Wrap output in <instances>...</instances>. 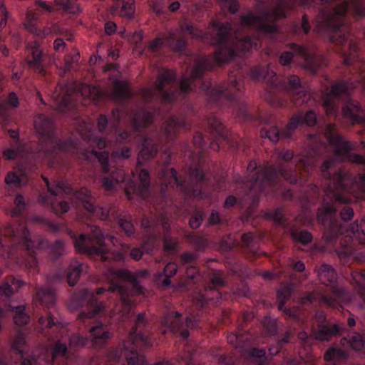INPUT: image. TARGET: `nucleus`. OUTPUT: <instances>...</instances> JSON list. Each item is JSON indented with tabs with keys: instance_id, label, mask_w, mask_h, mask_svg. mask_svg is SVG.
I'll return each mask as SVG.
<instances>
[{
	"instance_id": "obj_1",
	"label": "nucleus",
	"mask_w": 365,
	"mask_h": 365,
	"mask_svg": "<svg viewBox=\"0 0 365 365\" xmlns=\"http://www.w3.org/2000/svg\"><path fill=\"white\" fill-rule=\"evenodd\" d=\"M349 177L338 170L333 174L332 185H329L325 190V195L321 207L318 208L317 219L324 226L322 238L326 244L335 242L339 237L347 232L346 227L334 217L336 215V202L346 203L347 200L339 192L347 187Z\"/></svg>"
},
{
	"instance_id": "obj_2",
	"label": "nucleus",
	"mask_w": 365,
	"mask_h": 365,
	"mask_svg": "<svg viewBox=\"0 0 365 365\" xmlns=\"http://www.w3.org/2000/svg\"><path fill=\"white\" fill-rule=\"evenodd\" d=\"M299 164H302L304 168L310 165L307 160L305 158H299L289 166L279 165L277 168L268 166L260 170L256 175H253L250 180L252 183L250 189L260 192L263 191V185L259 182V174L262 177V180L263 183L273 185L277 182L278 175H280L287 182L290 184H295L298 181L299 173H301Z\"/></svg>"
},
{
	"instance_id": "obj_3",
	"label": "nucleus",
	"mask_w": 365,
	"mask_h": 365,
	"mask_svg": "<svg viewBox=\"0 0 365 365\" xmlns=\"http://www.w3.org/2000/svg\"><path fill=\"white\" fill-rule=\"evenodd\" d=\"M346 11V2L338 5L332 11L324 9L320 10L319 22L324 29L331 31L329 40L333 43H343L346 40L344 22Z\"/></svg>"
},
{
	"instance_id": "obj_4",
	"label": "nucleus",
	"mask_w": 365,
	"mask_h": 365,
	"mask_svg": "<svg viewBox=\"0 0 365 365\" xmlns=\"http://www.w3.org/2000/svg\"><path fill=\"white\" fill-rule=\"evenodd\" d=\"M210 86L211 83L209 81H205L202 82L200 88L207 92V95L211 100L215 101L225 98L232 101L235 91H240L242 84L237 80L235 75L230 74L225 86H216L213 88H210Z\"/></svg>"
},
{
	"instance_id": "obj_5",
	"label": "nucleus",
	"mask_w": 365,
	"mask_h": 365,
	"mask_svg": "<svg viewBox=\"0 0 365 365\" xmlns=\"http://www.w3.org/2000/svg\"><path fill=\"white\" fill-rule=\"evenodd\" d=\"M139 185L133 180H130L124 188L125 192L130 199L131 193L135 194L142 199L148 197V192L150 187V174L148 170L142 168L138 176Z\"/></svg>"
},
{
	"instance_id": "obj_6",
	"label": "nucleus",
	"mask_w": 365,
	"mask_h": 365,
	"mask_svg": "<svg viewBox=\"0 0 365 365\" xmlns=\"http://www.w3.org/2000/svg\"><path fill=\"white\" fill-rule=\"evenodd\" d=\"M325 136L330 145L334 148V153L337 155H348L350 150L353 149L351 143L338 134L333 124H329L326 127Z\"/></svg>"
},
{
	"instance_id": "obj_7",
	"label": "nucleus",
	"mask_w": 365,
	"mask_h": 365,
	"mask_svg": "<svg viewBox=\"0 0 365 365\" xmlns=\"http://www.w3.org/2000/svg\"><path fill=\"white\" fill-rule=\"evenodd\" d=\"M43 51V49L40 47L38 42L34 41L29 43L27 47L28 56L26 58V63L30 69L44 76L46 71H44Z\"/></svg>"
},
{
	"instance_id": "obj_8",
	"label": "nucleus",
	"mask_w": 365,
	"mask_h": 365,
	"mask_svg": "<svg viewBox=\"0 0 365 365\" xmlns=\"http://www.w3.org/2000/svg\"><path fill=\"white\" fill-rule=\"evenodd\" d=\"M175 73L170 70H162L156 80V90L160 93L162 101L166 103H172L176 101V95L165 91L167 85L170 84L175 81Z\"/></svg>"
},
{
	"instance_id": "obj_9",
	"label": "nucleus",
	"mask_w": 365,
	"mask_h": 365,
	"mask_svg": "<svg viewBox=\"0 0 365 365\" xmlns=\"http://www.w3.org/2000/svg\"><path fill=\"white\" fill-rule=\"evenodd\" d=\"M362 113L359 103L351 99L346 101L342 108L343 117L349 120L351 124L364 122V118L361 115Z\"/></svg>"
},
{
	"instance_id": "obj_10",
	"label": "nucleus",
	"mask_w": 365,
	"mask_h": 365,
	"mask_svg": "<svg viewBox=\"0 0 365 365\" xmlns=\"http://www.w3.org/2000/svg\"><path fill=\"white\" fill-rule=\"evenodd\" d=\"M68 89L73 90L76 94H80L85 100L90 98L94 102H98L103 96V91L98 88L87 84H68Z\"/></svg>"
},
{
	"instance_id": "obj_11",
	"label": "nucleus",
	"mask_w": 365,
	"mask_h": 365,
	"mask_svg": "<svg viewBox=\"0 0 365 365\" xmlns=\"http://www.w3.org/2000/svg\"><path fill=\"white\" fill-rule=\"evenodd\" d=\"M341 327L337 324H319L317 330H313L310 338L317 341H329L332 336L339 334Z\"/></svg>"
},
{
	"instance_id": "obj_12",
	"label": "nucleus",
	"mask_w": 365,
	"mask_h": 365,
	"mask_svg": "<svg viewBox=\"0 0 365 365\" xmlns=\"http://www.w3.org/2000/svg\"><path fill=\"white\" fill-rule=\"evenodd\" d=\"M158 151V145L151 138L145 137L142 143L137 159V165H143L145 161L154 158Z\"/></svg>"
},
{
	"instance_id": "obj_13",
	"label": "nucleus",
	"mask_w": 365,
	"mask_h": 365,
	"mask_svg": "<svg viewBox=\"0 0 365 365\" xmlns=\"http://www.w3.org/2000/svg\"><path fill=\"white\" fill-rule=\"evenodd\" d=\"M86 238L87 235L81 234L78 238L75 239L74 245L77 252L87 254L89 256L103 255L108 252V250L104 247H96L95 246H85L84 244L86 241Z\"/></svg>"
},
{
	"instance_id": "obj_14",
	"label": "nucleus",
	"mask_w": 365,
	"mask_h": 365,
	"mask_svg": "<svg viewBox=\"0 0 365 365\" xmlns=\"http://www.w3.org/2000/svg\"><path fill=\"white\" fill-rule=\"evenodd\" d=\"M138 343H130V339L123 344L124 356L126 358L128 365H146L147 361L143 355H139L133 348V345Z\"/></svg>"
},
{
	"instance_id": "obj_15",
	"label": "nucleus",
	"mask_w": 365,
	"mask_h": 365,
	"mask_svg": "<svg viewBox=\"0 0 365 365\" xmlns=\"http://www.w3.org/2000/svg\"><path fill=\"white\" fill-rule=\"evenodd\" d=\"M146 324V319L145 313H139L137 316V319L135 323V326L132 328L129 334L130 343H139L140 341L145 346H150L148 339L141 333H136L138 326H145Z\"/></svg>"
},
{
	"instance_id": "obj_16",
	"label": "nucleus",
	"mask_w": 365,
	"mask_h": 365,
	"mask_svg": "<svg viewBox=\"0 0 365 365\" xmlns=\"http://www.w3.org/2000/svg\"><path fill=\"white\" fill-rule=\"evenodd\" d=\"M291 48L295 53L304 56L306 62L303 65V67L311 73L314 74L315 71L321 67V63L316 59V58L306 53L304 47L292 43L291 45Z\"/></svg>"
},
{
	"instance_id": "obj_17",
	"label": "nucleus",
	"mask_w": 365,
	"mask_h": 365,
	"mask_svg": "<svg viewBox=\"0 0 365 365\" xmlns=\"http://www.w3.org/2000/svg\"><path fill=\"white\" fill-rule=\"evenodd\" d=\"M47 148L48 145L51 147V152H56V150H65L67 147V143L61 141L57 137L53 134V131L55 130V125L53 121L47 118ZM48 150H47V153Z\"/></svg>"
},
{
	"instance_id": "obj_18",
	"label": "nucleus",
	"mask_w": 365,
	"mask_h": 365,
	"mask_svg": "<svg viewBox=\"0 0 365 365\" xmlns=\"http://www.w3.org/2000/svg\"><path fill=\"white\" fill-rule=\"evenodd\" d=\"M35 135L40 141L37 152H43L46 148V116L39 114L34 118V121Z\"/></svg>"
},
{
	"instance_id": "obj_19",
	"label": "nucleus",
	"mask_w": 365,
	"mask_h": 365,
	"mask_svg": "<svg viewBox=\"0 0 365 365\" xmlns=\"http://www.w3.org/2000/svg\"><path fill=\"white\" fill-rule=\"evenodd\" d=\"M165 41L169 48L176 53L185 51L187 46V42L180 32L170 33Z\"/></svg>"
},
{
	"instance_id": "obj_20",
	"label": "nucleus",
	"mask_w": 365,
	"mask_h": 365,
	"mask_svg": "<svg viewBox=\"0 0 365 365\" xmlns=\"http://www.w3.org/2000/svg\"><path fill=\"white\" fill-rule=\"evenodd\" d=\"M317 274L320 282L325 285L331 284L337 279V273L335 269L328 264H322L318 268Z\"/></svg>"
},
{
	"instance_id": "obj_21",
	"label": "nucleus",
	"mask_w": 365,
	"mask_h": 365,
	"mask_svg": "<svg viewBox=\"0 0 365 365\" xmlns=\"http://www.w3.org/2000/svg\"><path fill=\"white\" fill-rule=\"evenodd\" d=\"M250 339L245 346H239V352L245 359H259V364L263 365L265 362V351L264 349L250 348Z\"/></svg>"
},
{
	"instance_id": "obj_22",
	"label": "nucleus",
	"mask_w": 365,
	"mask_h": 365,
	"mask_svg": "<svg viewBox=\"0 0 365 365\" xmlns=\"http://www.w3.org/2000/svg\"><path fill=\"white\" fill-rule=\"evenodd\" d=\"M213 26L217 29L215 36L213 37L216 44L225 45L224 43L229 39L232 31L231 24L228 22L220 24L214 23Z\"/></svg>"
},
{
	"instance_id": "obj_23",
	"label": "nucleus",
	"mask_w": 365,
	"mask_h": 365,
	"mask_svg": "<svg viewBox=\"0 0 365 365\" xmlns=\"http://www.w3.org/2000/svg\"><path fill=\"white\" fill-rule=\"evenodd\" d=\"M113 274L119 279L133 284V289L138 294L143 293V287L138 281V276L127 269H117L113 272Z\"/></svg>"
},
{
	"instance_id": "obj_24",
	"label": "nucleus",
	"mask_w": 365,
	"mask_h": 365,
	"mask_svg": "<svg viewBox=\"0 0 365 365\" xmlns=\"http://www.w3.org/2000/svg\"><path fill=\"white\" fill-rule=\"evenodd\" d=\"M118 293L120 302L128 310H130L134 305V302L130 299V297L134 295L139 294L136 292V290L133 289V285L132 286V288H130L129 287L123 284L120 285Z\"/></svg>"
},
{
	"instance_id": "obj_25",
	"label": "nucleus",
	"mask_w": 365,
	"mask_h": 365,
	"mask_svg": "<svg viewBox=\"0 0 365 365\" xmlns=\"http://www.w3.org/2000/svg\"><path fill=\"white\" fill-rule=\"evenodd\" d=\"M207 123L210 133L214 135L215 138L218 139L226 138V131L225 130V127L219 119H217L215 116L212 115L208 117Z\"/></svg>"
},
{
	"instance_id": "obj_26",
	"label": "nucleus",
	"mask_w": 365,
	"mask_h": 365,
	"mask_svg": "<svg viewBox=\"0 0 365 365\" xmlns=\"http://www.w3.org/2000/svg\"><path fill=\"white\" fill-rule=\"evenodd\" d=\"M235 55V50L226 45L219 46L215 53V58L219 64L225 63L232 60Z\"/></svg>"
},
{
	"instance_id": "obj_27",
	"label": "nucleus",
	"mask_w": 365,
	"mask_h": 365,
	"mask_svg": "<svg viewBox=\"0 0 365 365\" xmlns=\"http://www.w3.org/2000/svg\"><path fill=\"white\" fill-rule=\"evenodd\" d=\"M113 98L117 100L128 98L131 93L128 88V83L124 81H115L113 82Z\"/></svg>"
},
{
	"instance_id": "obj_28",
	"label": "nucleus",
	"mask_w": 365,
	"mask_h": 365,
	"mask_svg": "<svg viewBox=\"0 0 365 365\" xmlns=\"http://www.w3.org/2000/svg\"><path fill=\"white\" fill-rule=\"evenodd\" d=\"M133 120L136 130L145 128L153 121V114L150 112L141 110L134 115Z\"/></svg>"
},
{
	"instance_id": "obj_29",
	"label": "nucleus",
	"mask_w": 365,
	"mask_h": 365,
	"mask_svg": "<svg viewBox=\"0 0 365 365\" xmlns=\"http://www.w3.org/2000/svg\"><path fill=\"white\" fill-rule=\"evenodd\" d=\"M71 267L72 269L68 273L67 280L70 286H74L77 284L81 273L86 272L88 267L83 263L77 262L75 264H72Z\"/></svg>"
},
{
	"instance_id": "obj_30",
	"label": "nucleus",
	"mask_w": 365,
	"mask_h": 365,
	"mask_svg": "<svg viewBox=\"0 0 365 365\" xmlns=\"http://www.w3.org/2000/svg\"><path fill=\"white\" fill-rule=\"evenodd\" d=\"M21 284V282L14 278L4 282L0 286V299H6L9 298L14 293V289H17Z\"/></svg>"
},
{
	"instance_id": "obj_31",
	"label": "nucleus",
	"mask_w": 365,
	"mask_h": 365,
	"mask_svg": "<svg viewBox=\"0 0 365 365\" xmlns=\"http://www.w3.org/2000/svg\"><path fill=\"white\" fill-rule=\"evenodd\" d=\"M66 252L64 242L58 240L49 246L48 257L51 261L56 262L64 256Z\"/></svg>"
},
{
	"instance_id": "obj_32",
	"label": "nucleus",
	"mask_w": 365,
	"mask_h": 365,
	"mask_svg": "<svg viewBox=\"0 0 365 365\" xmlns=\"http://www.w3.org/2000/svg\"><path fill=\"white\" fill-rule=\"evenodd\" d=\"M212 66V63L208 58L202 57L197 60L191 72V78L196 79L200 78L204 71L209 70Z\"/></svg>"
},
{
	"instance_id": "obj_33",
	"label": "nucleus",
	"mask_w": 365,
	"mask_h": 365,
	"mask_svg": "<svg viewBox=\"0 0 365 365\" xmlns=\"http://www.w3.org/2000/svg\"><path fill=\"white\" fill-rule=\"evenodd\" d=\"M294 290V285L289 283L281 287L277 292V300L278 309H282L286 301L290 297Z\"/></svg>"
},
{
	"instance_id": "obj_34",
	"label": "nucleus",
	"mask_w": 365,
	"mask_h": 365,
	"mask_svg": "<svg viewBox=\"0 0 365 365\" xmlns=\"http://www.w3.org/2000/svg\"><path fill=\"white\" fill-rule=\"evenodd\" d=\"M180 33H187L190 34L192 38H200L202 36V31L198 27L195 26V24L187 20L184 19L180 24Z\"/></svg>"
},
{
	"instance_id": "obj_35",
	"label": "nucleus",
	"mask_w": 365,
	"mask_h": 365,
	"mask_svg": "<svg viewBox=\"0 0 365 365\" xmlns=\"http://www.w3.org/2000/svg\"><path fill=\"white\" fill-rule=\"evenodd\" d=\"M10 310L14 312V321L18 326H23L28 323L29 316L25 312V306L9 307Z\"/></svg>"
},
{
	"instance_id": "obj_36",
	"label": "nucleus",
	"mask_w": 365,
	"mask_h": 365,
	"mask_svg": "<svg viewBox=\"0 0 365 365\" xmlns=\"http://www.w3.org/2000/svg\"><path fill=\"white\" fill-rule=\"evenodd\" d=\"M181 316L182 314L179 312L169 313L165 316L164 323L171 329L172 331H176L182 327L183 324Z\"/></svg>"
},
{
	"instance_id": "obj_37",
	"label": "nucleus",
	"mask_w": 365,
	"mask_h": 365,
	"mask_svg": "<svg viewBox=\"0 0 365 365\" xmlns=\"http://www.w3.org/2000/svg\"><path fill=\"white\" fill-rule=\"evenodd\" d=\"M184 125L183 120L178 119L175 116L170 117L165 124V133L168 138H172L177 131Z\"/></svg>"
},
{
	"instance_id": "obj_38",
	"label": "nucleus",
	"mask_w": 365,
	"mask_h": 365,
	"mask_svg": "<svg viewBox=\"0 0 365 365\" xmlns=\"http://www.w3.org/2000/svg\"><path fill=\"white\" fill-rule=\"evenodd\" d=\"M80 59V53L76 51L73 53L66 55L64 58V65L61 69L62 71L60 73L61 76H65L67 72H70L73 68L75 64H78Z\"/></svg>"
},
{
	"instance_id": "obj_39",
	"label": "nucleus",
	"mask_w": 365,
	"mask_h": 365,
	"mask_svg": "<svg viewBox=\"0 0 365 365\" xmlns=\"http://www.w3.org/2000/svg\"><path fill=\"white\" fill-rule=\"evenodd\" d=\"M302 123V115H299V113L294 114L288 123L287 128L281 132V136L285 138H289L292 135V132L294 130L299 124Z\"/></svg>"
},
{
	"instance_id": "obj_40",
	"label": "nucleus",
	"mask_w": 365,
	"mask_h": 365,
	"mask_svg": "<svg viewBox=\"0 0 365 365\" xmlns=\"http://www.w3.org/2000/svg\"><path fill=\"white\" fill-rule=\"evenodd\" d=\"M46 183L47 192L50 193L52 196L56 197L61 194H67L70 192V188L63 181H58L54 185H51L48 180H47Z\"/></svg>"
},
{
	"instance_id": "obj_41",
	"label": "nucleus",
	"mask_w": 365,
	"mask_h": 365,
	"mask_svg": "<svg viewBox=\"0 0 365 365\" xmlns=\"http://www.w3.org/2000/svg\"><path fill=\"white\" fill-rule=\"evenodd\" d=\"M91 235L88 236L86 240L91 242L93 240H96V243L100 247H105V238L106 235L103 233L101 230L96 225H91L90 227Z\"/></svg>"
},
{
	"instance_id": "obj_42",
	"label": "nucleus",
	"mask_w": 365,
	"mask_h": 365,
	"mask_svg": "<svg viewBox=\"0 0 365 365\" xmlns=\"http://www.w3.org/2000/svg\"><path fill=\"white\" fill-rule=\"evenodd\" d=\"M19 105V99L15 93H9L7 100L0 102V117H4L8 110L9 106L16 108Z\"/></svg>"
},
{
	"instance_id": "obj_43",
	"label": "nucleus",
	"mask_w": 365,
	"mask_h": 365,
	"mask_svg": "<svg viewBox=\"0 0 365 365\" xmlns=\"http://www.w3.org/2000/svg\"><path fill=\"white\" fill-rule=\"evenodd\" d=\"M38 16L32 11L29 10L24 22V28L31 33H37Z\"/></svg>"
},
{
	"instance_id": "obj_44",
	"label": "nucleus",
	"mask_w": 365,
	"mask_h": 365,
	"mask_svg": "<svg viewBox=\"0 0 365 365\" xmlns=\"http://www.w3.org/2000/svg\"><path fill=\"white\" fill-rule=\"evenodd\" d=\"M90 331L93 335V341L96 344L104 342L109 338L110 333L108 331H103L102 325L93 327L91 328Z\"/></svg>"
},
{
	"instance_id": "obj_45",
	"label": "nucleus",
	"mask_w": 365,
	"mask_h": 365,
	"mask_svg": "<svg viewBox=\"0 0 365 365\" xmlns=\"http://www.w3.org/2000/svg\"><path fill=\"white\" fill-rule=\"evenodd\" d=\"M179 90L171 91V93L176 95V101L178 98L184 99L187 93L190 91V80L189 78H182L180 81Z\"/></svg>"
},
{
	"instance_id": "obj_46",
	"label": "nucleus",
	"mask_w": 365,
	"mask_h": 365,
	"mask_svg": "<svg viewBox=\"0 0 365 365\" xmlns=\"http://www.w3.org/2000/svg\"><path fill=\"white\" fill-rule=\"evenodd\" d=\"M249 336L247 334L237 335L231 333L227 336V341L229 344L233 345L237 349L239 350V346H245L247 343Z\"/></svg>"
},
{
	"instance_id": "obj_47",
	"label": "nucleus",
	"mask_w": 365,
	"mask_h": 365,
	"mask_svg": "<svg viewBox=\"0 0 365 365\" xmlns=\"http://www.w3.org/2000/svg\"><path fill=\"white\" fill-rule=\"evenodd\" d=\"M347 86L344 83H336L331 86L329 93L327 96L341 98L347 95Z\"/></svg>"
},
{
	"instance_id": "obj_48",
	"label": "nucleus",
	"mask_w": 365,
	"mask_h": 365,
	"mask_svg": "<svg viewBox=\"0 0 365 365\" xmlns=\"http://www.w3.org/2000/svg\"><path fill=\"white\" fill-rule=\"evenodd\" d=\"M264 327L270 336L277 334L278 331L277 319L271 317H265L263 322Z\"/></svg>"
},
{
	"instance_id": "obj_49",
	"label": "nucleus",
	"mask_w": 365,
	"mask_h": 365,
	"mask_svg": "<svg viewBox=\"0 0 365 365\" xmlns=\"http://www.w3.org/2000/svg\"><path fill=\"white\" fill-rule=\"evenodd\" d=\"M289 89L298 95H305L304 89L302 87L300 79L297 76H291L287 79Z\"/></svg>"
},
{
	"instance_id": "obj_50",
	"label": "nucleus",
	"mask_w": 365,
	"mask_h": 365,
	"mask_svg": "<svg viewBox=\"0 0 365 365\" xmlns=\"http://www.w3.org/2000/svg\"><path fill=\"white\" fill-rule=\"evenodd\" d=\"M262 138H267L272 142L277 143L279 141L281 133L276 126H272L269 128H264L260 131Z\"/></svg>"
},
{
	"instance_id": "obj_51",
	"label": "nucleus",
	"mask_w": 365,
	"mask_h": 365,
	"mask_svg": "<svg viewBox=\"0 0 365 365\" xmlns=\"http://www.w3.org/2000/svg\"><path fill=\"white\" fill-rule=\"evenodd\" d=\"M347 343L354 350L360 351L364 347V340L361 334L355 333L352 336H349Z\"/></svg>"
},
{
	"instance_id": "obj_52",
	"label": "nucleus",
	"mask_w": 365,
	"mask_h": 365,
	"mask_svg": "<svg viewBox=\"0 0 365 365\" xmlns=\"http://www.w3.org/2000/svg\"><path fill=\"white\" fill-rule=\"evenodd\" d=\"M291 235L294 240L299 241L303 245L311 242L313 238L312 235L307 230H302L299 232H292Z\"/></svg>"
},
{
	"instance_id": "obj_53",
	"label": "nucleus",
	"mask_w": 365,
	"mask_h": 365,
	"mask_svg": "<svg viewBox=\"0 0 365 365\" xmlns=\"http://www.w3.org/2000/svg\"><path fill=\"white\" fill-rule=\"evenodd\" d=\"M61 9L71 14H78L81 10L79 4L76 0H66Z\"/></svg>"
},
{
	"instance_id": "obj_54",
	"label": "nucleus",
	"mask_w": 365,
	"mask_h": 365,
	"mask_svg": "<svg viewBox=\"0 0 365 365\" xmlns=\"http://www.w3.org/2000/svg\"><path fill=\"white\" fill-rule=\"evenodd\" d=\"M352 278L356 282V289L358 290L361 297L365 302V287L363 284L359 282V279L365 280V272H353L351 273Z\"/></svg>"
},
{
	"instance_id": "obj_55",
	"label": "nucleus",
	"mask_w": 365,
	"mask_h": 365,
	"mask_svg": "<svg viewBox=\"0 0 365 365\" xmlns=\"http://www.w3.org/2000/svg\"><path fill=\"white\" fill-rule=\"evenodd\" d=\"M74 93L73 90L68 89V85L66 86L65 93L62 98V100L57 106V109L59 111H63L68 108L72 103V98L71 94Z\"/></svg>"
},
{
	"instance_id": "obj_56",
	"label": "nucleus",
	"mask_w": 365,
	"mask_h": 365,
	"mask_svg": "<svg viewBox=\"0 0 365 365\" xmlns=\"http://www.w3.org/2000/svg\"><path fill=\"white\" fill-rule=\"evenodd\" d=\"M265 217L273 220L276 224L279 225L284 220L282 208H276L274 210L268 211L265 213Z\"/></svg>"
},
{
	"instance_id": "obj_57",
	"label": "nucleus",
	"mask_w": 365,
	"mask_h": 365,
	"mask_svg": "<svg viewBox=\"0 0 365 365\" xmlns=\"http://www.w3.org/2000/svg\"><path fill=\"white\" fill-rule=\"evenodd\" d=\"M104 308H105L104 303L98 302V303H96L93 309L91 311L88 312H81L78 317L81 320H83L87 318H93L95 316H96L99 312L103 311L104 309Z\"/></svg>"
},
{
	"instance_id": "obj_58",
	"label": "nucleus",
	"mask_w": 365,
	"mask_h": 365,
	"mask_svg": "<svg viewBox=\"0 0 365 365\" xmlns=\"http://www.w3.org/2000/svg\"><path fill=\"white\" fill-rule=\"evenodd\" d=\"M302 116V123H305L308 126H314L317 122V115L312 110H307L305 113L303 112L298 113Z\"/></svg>"
},
{
	"instance_id": "obj_59",
	"label": "nucleus",
	"mask_w": 365,
	"mask_h": 365,
	"mask_svg": "<svg viewBox=\"0 0 365 365\" xmlns=\"http://www.w3.org/2000/svg\"><path fill=\"white\" fill-rule=\"evenodd\" d=\"M323 106L328 115H335L337 108L334 105V100L330 96H326L323 100Z\"/></svg>"
},
{
	"instance_id": "obj_60",
	"label": "nucleus",
	"mask_w": 365,
	"mask_h": 365,
	"mask_svg": "<svg viewBox=\"0 0 365 365\" xmlns=\"http://www.w3.org/2000/svg\"><path fill=\"white\" fill-rule=\"evenodd\" d=\"M134 0L125 1L121 8V16H126L129 19L132 18L134 12Z\"/></svg>"
},
{
	"instance_id": "obj_61",
	"label": "nucleus",
	"mask_w": 365,
	"mask_h": 365,
	"mask_svg": "<svg viewBox=\"0 0 365 365\" xmlns=\"http://www.w3.org/2000/svg\"><path fill=\"white\" fill-rule=\"evenodd\" d=\"M335 163V160L334 158H330L326 159L323 163L321 167L322 175L325 179L331 178V173H329V170L331 169Z\"/></svg>"
},
{
	"instance_id": "obj_62",
	"label": "nucleus",
	"mask_w": 365,
	"mask_h": 365,
	"mask_svg": "<svg viewBox=\"0 0 365 365\" xmlns=\"http://www.w3.org/2000/svg\"><path fill=\"white\" fill-rule=\"evenodd\" d=\"M45 299H46V289L40 288L36 290V294L34 297V304L36 307H45Z\"/></svg>"
},
{
	"instance_id": "obj_63",
	"label": "nucleus",
	"mask_w": 365,
	"mask_h": 365,
	"mask_svg": "<svg viewBox=\"0 0 365 365\" xmlns=\"http://www.w3.org/2000/svg\"><path fill=\"white\" fill-rule=\"evenodd\" d=\"M354 212L352 207L349 206H344L340 211L339 215L341 220L344 222H349L352 220Z\"/></svg>"
},
{
	"instance_id": "obj_64",
	"label": "nucleus",
	"mask_w": 365,
	"mask_h": 365,
	"mask_svg": "<svg viewBox=\"0 0 365 365\" xmlns=\"http://www.w3.org/2000/svg\"><path fill=\"white\" fill-rule=\"evenodd\" d=\"M202 220L203 218L202 214L200 212L196 211L191 216L189 220V225L192 229H197L201 225Z\"/></svg>"
}]
</instances>
